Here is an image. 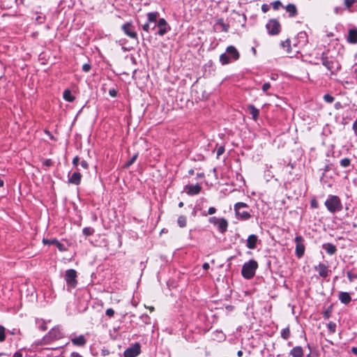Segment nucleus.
Segmentation results:
<instances>
[{
  "instance_id": "1",
  "label": "nucleus",
  "mask_w": 357,
  "mask_h": 357,
  "mask_svg": "<svg viewBox=\"0 0 357 357\" xmlns=\"http://www.w3.org/2000/svg\"><path fill=\"white\" fill-rule=\"evenodd\" d=\"M324 204L328 211L331 213H335L342 209L341 200L336 195H329L325 201Z\"/></svg>"
},
{
  "instance_id": "2",
  "label": "nucleus",
  "mask_w": 357,
  "mask_h": 357,
  "mask_svg": "<svg viewBox=\"0 0 357 357\" xmlns=\"http://www.w3.org/2000/svg\"><path fill=\"white\" fill-rule=\"evenodd\" d=\"M257 268V262L254 259H250L243 265L241 274L244 278L250 280L255 276Z\"/></svg>"
},
{
  "instance_id": "3",
  "label": "nucleus",
  "mask_w": 357,
  "mask_h": 357,
  "mask_svg": "<svg viewBox=\"0 0 357 357\" xmlns=\"http://www.w3.org/2000/svg\"><path fill=\"white\" fill-rule=\"evenodd\" d=\"M321 60L322 65L324 66L331 74H336L341 68V66L336 60L329 59L324 53L322 54Z\"/></svg>"
},
{
  "instance_id": "4",
  "label": "nucleus",
  "mask_w": 357,
  "mask_h": 357,
  "mask_svg": "<svg viewBox=\"0 0 357 357\" xmlns=\"http://www.w3.org/2000/svg\"><path fill=\"white\" fill-rule=\"evenodd\" d=\"M65 281L67 284L68 290H71L74 289L77 284V272L74 269H68L66 271L65 273Z\"/></svg>"
},
{
  "instance_id": "5",
  "label": "nucleus",
  "mask_w": 357,
  "mask_h": 357,
  "mask_svg": "<svg viewBox=\"0 0 357 357\" xmlns=\"http://www.w3.org/2000/svg\"><path fill=\"white\" fill-rule=\"evenodd\" d=\"M248 205L243 202H237L234 205V211L238 219L241 220H247L250 218V214L248 211L242 210L243 208L247 207Z\"/></svg>"
},
{
  "instance_id": "6",
  "label": "nucleus",
  "mask_w": 357,
  "mask_h": 357,
  "mask_svg": "<svg viewBox=\"0 0 357 357\" xmlns=\"http://www.w3.org/2000/svg\"><path fill=\"white\" fill-rule=\"evenodd\" d=\"M63 337V334L59 326L52 328L47 335L44 336L45 342H50L54 340H59Z\"/></svg>"
},
{
  "instance_id": "7",
  "label": "nucleus",
  "mask_w": 357,
  "mask_h": 357,
  "mask_svg": "<svg viewBox=\"0 0 357 357\" xmlns=\"http://www.w3.org/2000/svg\"><path fill=\"white\" fill-rule=\"evenodd\" d=\"M209 222L213 224L222 234L225 233L228 227V222L225 218L211 217L209 218Z\"/></svg>"
},
{
  "instance_id": "8",
  "label": "nucleus",
  "mask_w": 357,
  "mask_h": 357,
  "mask_svg": "<svg viewBox=\"0 0 357 357\" xmlns=\"http://www.w3.org/2000/svg\"><path fill=\"white\" fill-rule=\"evenodd\" d=\"M296 243L295 254L300 259L305 253V247L304 245V238L301 236H296L294 238Z\"/></svg>"
},
{
  "instance_id": "9",
  "label": "nucleus",
  "mask_w": 357,
  "mask_h": 357,
  "mask_svg": "<svg viewBox=\"0 0 357 357\" xmlns=\"http://www.w3.org/2000/svg\"><path fill=\"white\" fill-rule=\"evenodd\" d=\"M308 42V37L305 31L299 32L294 39V46L298 49L303 47Z\"/></svg>"
},
{
  "instance_id": "10",
  "label": "nucleus",
  "mask_w": 357,
  "mask_h": 357,
  "mask_svg": "<svg viewBox=\"0 0 357 357\" xmlns=\"http://www.w3.org/2000/svg\"><path fill=\"white\" fill-rule=\"evenodd\" d=\"M157 26L158 28V31L155 32V34L159 35L160 36H163L171 29L170 26L164 18L158 20Z\"/></svg>"
},
{
  "instance_id": "11",
  "label": "nucleus",
  "mask_w": 357,
  "mask_h": 357,
  "mask_svg": "<svg viewBox=\"0 0 357 357\" xmlns=\"http://www.w3.org/2000/svg\"><path fill=\"white\" fill-rule=\"evenodd\" d=\"M266 27L270 35H277L280 31V24L276 20H270Z\"/></svg>"
},
{
  "instance_id": "12",
  "label": "nucleus",
  "mask_w": 357,
  "mask_h": 357,
  "mask_svg": "<svg viewBox=\"0 0 357 357\" xmlns=\"http://www.w3.org/2000/svg\"><path fill=\"white\" fill-rule=\"evenodd\" d=\"M141 352V347L139 343L126 349L123 353L124 357H137Z\"/></svg>"
},
{
  "instance_id": "13",
  "label": "nucleus",
  "mask_w": 357,
  "mask_h": 357,
  "mask_svg": "<svg viewBox=\"0 0 357 357\" xmlns=\"http://www.w3.org/2000/svg\"><path fill=\"white\" fill-rule=\"evenodd\" d=\"M229 29V25L227 23H225L222 18H219L215 20V22L213 25V29L215 32H228Z\"/></svg>"
},
{
  "instance_id": "14",
  "label": "nucleus",
  "mask_w": 357,
  "mask_h": 357,
  "mask_svg": "<svg viewBox=\"0 0 357 357\" xmlns=\"http://www.w3.org/2000/svg\"><path fill=\"white\" fill-rule=\"evenodd\" d=\"M314 269L319 273L320 277L324 278L328 277L331 273L328 266L323 263H319L317 266H315Z\"/></svg>"
},
{
  "instance_id": "15",
  "label": "nucleus",
  "mask_w": 357,
  "mask_h": 357,
  "mask_svg": "<svg viewBox=\"0 0 357 357\" xmlns=\"http://www.w3.org/2000/svg\"><path fill=\"white\" fill-rule=\"evenodd\" d=\"M125 34L131 38H137V33L135 31L132 23L127 22L122 26Z\"/></svg>"
},
{
  "instance_id": "16",
  "label": "nucleus",
  "mask_w": 357,
  "mask_h": 357,
  "mask_svg": "<svg viewBox=\"0 0 357 357\" xmlns=\"http://www.w3.org/2000/svg\"><path fill=\"white\" fill-rule=\"evenodd\" d=\"M226 52L230 59L236 61L238 60L240 56L239 52L234 46L230 45L227 47Z\"/></svg>"
},
{
  "instance_id": "17",
  "label": "nucleus",
  "mask_w": 357,
  "mask_h": 357,
  "mask_svg": "<svg viewBox=\"0 0 357 357\" xmlns=\"http://www.w3.org/2000/svg\"><path fill=\"white\" fill-rule=\"evenodd\" d=\"M347 40L349 43H357V29H349L347 37Z\"/></svg>"
},
{
  "instance_id": "18",
  "label": "nucleus",
  "mask_w": 357,
  "mask_h": 357,
  "mask_svg": "<svg viewBox=\"0 0 357 357\" xmlns=\"http://www.w3.org/2000/svg\"><path fill=\"white\" fill-rule=\"evenodd\" d=\"M258 238L255 234H251L248 237L246 246L249 249H255L257 245Z\"/></svg>"
},
{
  "instance_id": "19",
  "label": "nucleus",
  "mask_w": 357,
  "mask_h": 357,
  "mask_svg": "<svg viewBox=\"0 0 357 357\" xmlns=\"http://www.w3.org/2000/svg\"><path fill=\"white\" fill-rule=\"evenodd\" d=\"M71 342L75 346L83 347L86 344V340L83 335H80L77 337H73Z\"/></svg>"
},
{
  "instance_id": "20",
  "label": "nucleus",
  "mask_w": 357,
  "mask_h": 357,
  "mask_svg": "<svg viewBox=\"0 0 357 357\" xmlns=\"http://www.w3.org/2000/svg\"><path fill=\"white\" fill-rule=\"evenodd\" d=\"M81 174L79 172H75L68 177V182L75 185H79L81 182Z\"/></svg>"
},
{
  "instance_id": "21",
  "label": "nucleus",
  "mask_w": 357,
  "mask_h": 357,
  "mask_svg": "<svg viewBox=\"0 0 357 357\" xmlns=\"http://www.w3.org/2000/svg\"><path fill=\"white\" fill-rule=\"evenodd\" d=\"M338 298L341 301V303L345 305L349 304L351 301V296L348 292L346 291L340 292L338 295Z\"/></svg>"
},
{
  "instance_id": "22",
  "label": "nucleus",
  "mask_w": 357,
  "mask_h": 357,
  "mask_svg": "<svg viewBox=\"0 0 357 357\" xmlns=\"http://www.w3.org/2000/svg\"><path fill=\"white\" fill-rule=\"evenodd\" d=\"M292 357H304L303 348L300 346L294 347L289 352Z\"/></svg>"
},
{
  "instance_id": "23",
  "label": "nucleus",
  "mask_w": 357,
  "mask_h": 357,
  "mask_svg": "<svg viewBox=\"0 0 357 357\" xmlns=\"http://www.w3.org/2000/svg\"><path fill=\"white\" fill-rule=\"evenodd\" d=\"M322 248L330 255H334L337 251L336 247L330 243L323 244Z\"/></svg>"
},
{
  "instance_id": "24",
  "label": "nucleus",
  "mask_w": 357,
  "mask_h": 357,
  "mask_svg": "<svg viewBox=\"0 0 357 357\" xmlns=\"http://www.w3.org/2000/svg\"><path fill=\"white\" fill-rule=\"evenodd\" d=\"M187 189H188V194L190 195H197L199 193V192L201 191V186L199 185V184H196V185H188L187 186Z\"/></svg>"
},
{
  "instance_id": "25",
  "label": "nucleus",
  "mask_w": 357,
  "mask_h": 357,
  "mask_svg": "<svg viewBox=\"0 0 357 357\" xmlns=\"http://www.w3.org/2000/svg\"><path fill=\"white\" fill-rule=\"evenodd\" d=\"M248 109L250 114L252 115V119L255 121H257L259 115V110L257 108H256L253 105H249L248 106Z\"/></svg>"
},
{
  "instance_id": "26",
  "label": "nucleus",
  "mask_w": 357,
  "mask_h": 357,
  "mask_svg": "<svg viewBox=\"0 0 357 357\" xmlns=\"http://www.w3.org/2000/svg\"><path fill=\"white\" fill-rule=\"evenodd\" d=\"M354 2V1H344L343 8H341V7H335V13L336 14H340V13H342L343 9L350 10V8L352 6Z\"/></svg>"
},
{
  "instance_id": "27",
  "label": "nucleus",
  "mask_w": 357,
  "mask_h": 357,
  "mask_svg": "<svg viewBox=\"0 0 357 357\" xmlns=\"http://www.w3.org/2000/svg\"><path fill=\"white\" fill-rule=\"evenodd\" d=\"M285 9L287 13H289V15L290 17H294L297 13V9L294 4L289 3L287 6H286Z\"/></svg>"
},
{
  "instance_id": "28",
  "label": "nucleus",
  "mask_w": 357,
  "mask_h": 357,
  "mask_svg": "<svg viewBox=\"0 0 357 357\" xmlns=\"http://www.w3.org/2000/svg\"><path fill=\"white\" fill-rule=\"evenodd\" d=\"M159 13L158 12H151L147 14L148 22L150 24L153 22L156 23L158 18Z\"/></svg>"
},
{
  "instance_id": "29",
  "label": "nucleus",
  "mask_w": 357,
  "mask_h": 357,
  "mask_svg": "<svg viewBox=\"0 0 357 357\" xmlns=\"http://www.w3.org/2000/svg\"><path fill=\"white\" fill-rule=\"evenodd\" d=\"M63 98L69 102H72L75 100V96L69 89H66L63 91Z\"/></svg>"
},
{
  "instance_id": "30",
  "label": "nucleus",
  "mask_w": 357,
  "mask_h": 357,
  "mask_svg": "<svg viewBox=\"0 0 357 357\" xmlns=\"http://www.w3.org/2000/svg\"><path fill=\"white\" fill-rule=\"evenodd\" d=\"M220 61L222 65H227L229 63H230L231 59H229V56L226 53H223L220 56Z\"/></svg>"
},
{
  "instance_id": "31",
  "label": "nucleus",
  "mask_w": 357,
  "mask_h": 357,
  "mask_svg": "<svg viewBox=\"0 0 357 357\" xmlns=\"http://www.w3.org/2000/svg\"><path fill=\"white\" fill-rule=\"evenodd\" d=\"M177 223L178 226L181 228H183L187 225V218L184 215H180L177 219Z\"/></svg>"
},
{
  "instance_id": "32",
  "label": "nucleus",
  "mask_w": 357,
  "mask_h": 357,
  "mask_svg": "<svg viewBox=\"0 0 357 357\" xmlns=\"http://www.w3.org/2000/svg\"><path fill=\"white\" fill-rule=\"evenodd\" d=\"M290 335H291V333H290V329H289V326L283 328L281 331V337L284 340H288L289 338V337H290Z\"/></svg>"
},
{
  "instance_id": "33",
  "label": "nucleus",
  "mask_w": 357,
  "mask_h": 357,
  "mask_svg": "<svg viewBox=\"0 0 357 357\" xmlns=\"http://www.w3.org/2000/svg\"><path fill=\"white\" fill-rule=\"evenodd\" d=\"M282 47L285 48L287 47V52L289 53L290 51V46H291V41L289 39H287L285 41H282L280 43Z\"/></svg>"
},
{
  "instance_id": "34",
  "label": "nucleus",
  "mask_w": 357,
  "mask_h": 357,
  "mask_svg": "<svg viewBox=\"0 0 357 357\" xmlns=\"http://www.w3.org/2000/svg\"><path fill=\"white\" fill-rule=\"evenodd\" d=\"M327 328L331 333H334L336 331V324L333 321H330L327 324Z\"/></svg>"
},
{
  "instance_id": "35",
  "label": "nucleus",
  "mask_w": 357,
  "mask_h": 357,
  "mask_svg": "<svg viewBox=\"0 0 357 357\" xmlns=\"http://www.w3.org/2000/svg\"><path fill=\"white\" fill-rule=\"evenodd\" d=\"M350 164H351V160L349 158H345L340 160V165L342 167H344V168L347 167L350 165Z\"/></svg>"
},
{
  "instance_id": "36",
  "label": "nucleus",
  "mask_w": 357,
  "mask_h": 357,
  "mask_svg": "<svg viewBox=\"0 0 357 357\" xmlns=\"http://www.w3.org/2000/svg\"><path fill=\"white\" fill-rule=\"evenodd\" d=\"M82 232L85 236H89L93 234L94 229L91 227H84L82 229Z\"/></svg>"
},
{
  "instance_id": "37",
  "label": "nucleus",
  "mask_w": 357,
  "mask_h": 357,
  "mask_svg": "<svg viewBox=\"0 0 357 357\" xmlns=\"http://www.w3.org/2000/svg\"><path fill=\"white\" fill-rule=\"evenodd\" d=\"M140 319L144 322L145 324H149L151 323V318L149 316L146 314H144L140 317Z\"/></svg>"
},
{
  "instance_id": "38",
  "label": "nucleus",
  "mask_w": 357,
  "mask_h": 357,
  "mask_svg": "<svg viewBox=\"0 0 357 357\" xmlns=\"http://www.w3.org/2000/svg\"><path fill=\"white\" fill-rule=\"evenodd\" d=\"M137 156H138V154H137V153L135 154L134 155H132V158L126 163L125 166L126 167L131 166L137 160Z\"/></svg>"
},
{
  "instance_id": "39",
  "label": "nucleus",
  "mask_w": 357,
  "mask_h": 357,
  "mask_svg": "<svg viewBox=\"0 0 357 357\" xmlns=\"http://www.w3.org/2000/svg\"><path fill=\"white\" fill-rule=\"evenodd\" d=\"M52 242H55V245L60 251H64L66 250L64 245L61 243L58 240L54 238L52 239Z\"/></svg>"
},
{
  "instance_id": "40",
  "label": "nucleus",
  "mask_w": 357,
  "mask_h": 357,
  "mask_svg": "<svg viewBox=\"0 0 357 357\" xmlns=\"http://www.w3.org/2000/svg\"><path fill=\"white\" fill-rule=\"evenodd\" d=\"M5 331L6 328L3 326H0V342H3L5 340Z\"/></svg>"
},
{
  "instance_id": "41",
  "label": "nucleus",
  "mask_w": 357,
  "mask_h": 357,
  "mask_svg": "<svg viewBox=\"0 0 357 357\" xmlns=\"http://www.w3.org/2000/svg\"><path fill=\"white\" fill-rule=\"evenodd\" d=\"M324 100L328 103H331L334 101V97L330 94H325L324 96Z\"/></svg>"
},
{
  "instance_id": "42",
  "label": "nucleus",
  "mask_w": 357,
  "mask_h": 357,
  "mask_svg": "<svg viewBox=\"0 0 357 357\" xmlns=\"http://www.w3.org/2000/svg\"><path fill=\"white\" fill-rule=\"evenodd\" d=\"M38 328L41 331H44L47 330L46 324L44 321L41 320L40 322H38Z\"/></svg>"
},
{
  "instance_id": "43",
  "label": "nucleus",
  "mask_w": 357,
  "mask_h": 357,
  "mask_svg": "<svg viewBox=\"0 0 357 357\" xmlns=\"http://www.w3.org/2000/svg\"><path fill=\"white\" fill-rule=\"evenodd\" d=\"M347 276L349 282H352L354 280V279L357 278V275H354L353 273H351V271H348L347 273Z\"/></svg>"
},
{
  "instance_id": "44",
  "label": "nucleus",
  "mask_w": 357,
  "mask_h": 357,
  "mask_svg": "<svg viewBox=\"0 0 357 357\" xmlns=\"http://www.w3.org/2000/svg\"><path fill=\"white\" fill-rule=\"evenodd\" d=\"M216 212V208L215 207H210L208 210V213H203V215H213Z\"/></svg>"
},
{
  "instance_id": "45",
  "label": "nucleus",
  "mask_w": 357,
  "mask_h": 357,
  "mask_svg": "<svg viewBox=\"0 0 357 357\" xmlns=\"http://www.w3.org/2000/svg\"><path fill=\"white\" fill-rule=\"evenodd\" d=\"M49 342H45V340H44V337L40 340H38V341H36L32 345L31 347H33V345L35 346H38V345H43V344H48Z\"/></svg>"
},
{
  "instance_id": "46",
  "label": "nucleus",
  "mask_w": 357,
  "mask_h": 357,
  "mask_svg": "<svg viewBox=\"0 0 357 357\" xmlns=\"http://www.w3.org/2000/svg\"><path fill=\"white\" fill-rule=\"evenodd\" d=\"M272 4H273V8L275 10H278L280 8V6H282L281 1H273Z\"/></svg>"
},
{
  "instance_id": "47",
  "label": "nucleus",
  "mask_w": 357,
  "mask_h": 357,
  "mask_svg": "<svg viewBox=\"0 0 357 357\" xmlns=\"http://www.w3.org/2000/svg\"><path fill=\"white\" fill-rule=\"evenodd\" d=\"M91 65L89 63H84L82 66V70L85 73L89 72L91 70Z\"/></svg>"
},
{
  "instance_id": "48",
  "label": "nucleus",
  "mask_w": 357,
  "mask_h": 357,
  "mask_svg": "<svg viewBox=\"0 0 357 357\" xmlns=\"http://www.w3.org/2000/svg\"><path fill=\"white\" fill-rule=\"evenodd\" d=\"M106 315H107L109 317H112L114 314V310L112 308H109L105 312Z\"/></svg>"
},
{
  "instance_id": "49",
  "label": "nucleus",
  "mask_w": 357,
  "mask_h": 357,
  "mask_svg": "<svg viewBox=\"0 0 357 357\" xmlns=\"http://www.w3.org/2000/svg\"><path fill=\"white\" fill-rule=\"evenodd\" d=\"M117 93H118V92L115 89H111L109 91V96L113 98L116 97L117 96Z\"/></svg>"
},
{
  "instance_id": "50",
  "label": "nucleus",
  "mask_w": 357,
  "mask_h": 357,
  "mask_svg": "<svg viewBox=\"0 0 357 357\" xmlns=\"http://www.w3.org/2000/svg\"><path fill=\"white\" fill-rule=\"evenodd\" d=\"M151 29V25H150V23L149 22H147L146 24H144L143 26H142V29L146 31V32H149V30Z\"/></svg>"
},
{
  "instance_id": "51",
  "label": "nucleus",
  "mask_w": 357,
  "mask_h": 357,
  "mask_svg": "<svg viewBox=\"0 0 357 357\" xmlns=\"http://www.w3.org/2000/svg\"><path fill=\"white\" fill-rule=\"evenodd\" d=\"M271 88V84L269 83H264L262 85V90L264 92H266Z\"/></svg>"
},
{
  "instance_id": "52",
  "label": "nucleus",
  "mask_w": 357,
  "mask_h": 357,
  "mask_svg": "<svg viewBox=\"0 0 357 357\" xmlns=\"http://www.w3.org/2000/svg\"><path fill=\"white\" fill-rule=\"evenodd\" d=\"M225 152V148L223 146H220L217 150V157H219Z\"/></svg>"
},
{
  "instance_id": "53",
  "label": "nucleus",
  "mask_w": 357,
  "mask_h": 357,
  "mask_svg": "<svg viewBox=\"0 0 357 357\" xmlns=\"http://www.w3.org/2000/svg\"><path fill=\"white\" fill-rule=\"evenodd\" d=\"M43 164L46 167H50L52 165V160L47 159L43 161Z\"/></svg>"
},
{
  "instance_id": "54",
  "label": "nucleus",
  "mask_w": 357,
  "mask_h": 357,
  "mask_svg": "<svg viewBox=\"0 0 357 357\" xmlns=\"http://www.w3.org/2000/svg\"><path fill=\"white\" fill-rule=\"evenodd\" d=\"M79 158L78 156H75L73 160V165L75 167H77L79 164Z\"/></svg>"
},
{
  "instance_id": "55",
  "label": "nucleus",
  "mask_w": 357,
  "mask_h": 357,
  "mask_svg": "<svg viewBox=\"0 0 357 357\" xmlns=\"http://www.w3.org/2000/svg\"><path fill=\"white\" fill-rule=\"evenodd\" d=\"M82 168L87 169L89 168V164L86 160H82L80 163Z\"/></svg>"
},
{
  "instance_id": "56",
  "label": "nucleus",
  "mask_w": 357,
  "mask_h": 357,
  "mask_svg": "<svg viewBox=\"0 0 357 357\" xmlns=\"http://www.w3.org/2000/svg\"><path fill=\"white\" fill-rule=\"evenodd\" d=\"M43 243H44V244H45V245H51V244H54V245H55V242H52V239L49 240V239H45V238H44V239L43 240Z\"/></svg>"
},
{
  "instance_id": "57",
  "label": "nucleus",
  "mask_w": 357,
  "mask_h": 357,
  "mask_svg": "<svg viewBox=\"0 0 357 357\" xmlns=\"http://www.w3.org/2000/svg\"><path fill=\"white\" fill-rule=\"evenodd\" d=\"M352 128L354 130L355 135L357 136V119L354 121Z\"/></svg>"
},
{
  "instance_id": "58",
  "label": "nucleus",
  "mask_w": 357,
  "mask_h": 357,
  "mask_svg": "<svg viewBox=\"0 0 357 357\" xmlns=\"http://www.w3.org/2000/svg\"><path fill=\"white\" fill-rule=\"evenodd\" d=\"M334 107L336 109H340L341 108L343 107L342 105L341 104L340 102H336L334 105Z\"/></svg>"
},
{
  "instance_id": "59",
  "label": "nucleus",
  "mask_w": 357,
  "mask_h": 357,
  "mask_svg": "<svg viewBox=\"0 0 357 357\" xmlns=\"http://www.w3.org/2000/svg\"><path fill=\"white\" fill-rule=\"evenodd\" d=\"M331 316V312L328 311V310H326L324 312L323 314V317L325 318V319H328Z\"/></svg>"
},
{
  "instance_id": "60",
  "label": "nucleus",
  "mask_w": 357,
  "mask_h": 357,
  "mask_svg": "<svg viewBox=\"0 0 357 357\" xmlns=\"http://www.w3.org/2000/svg\"><path fill=\"white\" fill-rule=\"evenodd\" d=\"M261 9H262V10H263V12H264V13H266V12H267V11H268V5H266V4H264V5H262V6H261Z\"/></svg>"
},
{
  "instance_id": "61",
  "label": "nucleus",
  "mask_w": 357,
  "mask_h": 357,
  "mask_svg": "<svg viewBox=\"0 0 357 357\" xmlns=\"http://www.w3.org/2000/svg\"><path fill=\"white\" fill-rule=\"evenodd\" d=\"M13 357H22V354L20 351H16V352L13 354Z\"/></svg>"
},
{
  "instance_id": "62",
  "label": "nucleus",
  "mask_w": 357,
  "mask_h": 357,
  "mask_svg": "<svg viewBox=\"0 0 357 357\" xmlns=\"http://www.w3.org/2000/svg\"><path fill=\"white\" fill-rule=\"evenodd\" d=\"M71 357H82L77 352H73L70 355Z\"/></svg>"
},
{
  "instance_id": "63",
  "label": "nucleus",
  "mask_w": 357,
  "mask_h": 357,
  "mask_svg": "<svg viewBox=\"0 0 357 357\" xmlns=\"http://www.w3.org/2000/svg\"><path fill=\"white\" fill-rule=\"evenodd\" d=\"M202 267L204 270H207L209 268V264L208 263H204Z\"/></svg>"
},
{
  "instance_id": "64",
  "label": "nucleus",
  "mask_w": 357,
  "mask_h": 357,
  "mask_svg": "<svg viewBox=\"0 0 357 357\" xmlns=\"http://www.w3.org/2000/svg\"><path fill=\"white\" fill-rule=\"evenodd\" d=\"M352 352H353L356 356H357V347H353V348H352Z\"/></svg>"
}]
</instances>
